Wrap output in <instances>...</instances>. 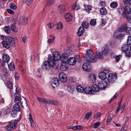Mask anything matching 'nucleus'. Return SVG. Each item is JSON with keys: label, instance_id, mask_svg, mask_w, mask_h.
I'll return each mask as SVG.
<instances>
[{"label": "nucleus", "instance_id": "obj_1", "mask_svg": "<svg viewBox=\"0 0 131 131\" xmlns=\"http://www.w3.org/2000/svg\"><path fill=\"white\" fill-rule=\"evenodd\" d=\"M1 38L3 40L2 44L4 47L8 49L10 46L14 47L16 46L15 41L10 37L2 35Z\"/></svg>", "mask_w": 131, "mask_h": 131}, {"label": "nucleus", "instance_id": "obj_2", "mask_svg": "<svg viewBox=\"0 0 131 131\" xmlns=\"http://www.w3.org/2000/svg\"><path fill=\"white\" fill-rule=\"evenodd\" d=\"M55 64L51 58H49L47 61H45L43 65L42 68L45 70H48L52 67Z\"/></svg>", "mask_w": 131, "mask_h": 131}, {"label": "nucleus", "instance_id": "obj_3", "mask_svg": "<svg viewBox=\"0 0 131 131\" xmlns=\"http://www.w3.org/2000/svg\"><path fill=\"white\" fill-rule=\"evenodd\" d=\"M17 125V121L15 120L14 121L9 122V124L5 127L8 130H12L15 129Z\"/></svg>", "mask_w": 131, "mask_h": 131}, {"label": "nucleus", "instance_id": "obj_4", "mask_svg": "<svg viewBox=\"0 0 131 131\" xmlns=\"http://www.w3.org/2000/svg\"><path fill=\"white\" fill-rule=\"evenodd\" d=\"M77 59L78 62H80L81 61V59L79 56H77L76 58L71 57L68 60V62L69 65L73 66L76 63Z\"/></svg>", "mask_w": 131, "mask_h": 131}, {"label": "nucleus", "instance_id": "obj_5", "mask_svg": "<svg viewBox=\"0 0 131 131\" xmlns=\"http://www.w3.org/2000/svg\"><path fill=\"white\" fill-rule=\"evenodd\" d=\"M117 75L116 74H110L108 77V82L110 83H114L117 79Z\"/></svg>", "mask_w": 131, "mask_h": 131}, {"label": "nucleus", "instance_id": "obj_6", "mask_svg": "<svg viewBox=\"0 0 131 131\" xmlns=\"http://www.w3.org/2000/svg\"><path fill=\"white\" fill-rule=\"evenodd\" d=\"M49 58H51L52 60L54 62L58 61L60 59V56L58 52H55L53 53V57H51Z\"/></svg>", "mask_w": 131, "mask_h": 131}, {"label": "nucleus", "instance_id": "obj_7", "mask_svg": "<svg viewBox=\"0 0 131 131\" xmlns=\"http://www.w3.org/2000/svg\"><path fill=\"white\" fill-rule=\"evenodd\" d=\"M86 62L90 63H95L97 61V58L94 54L86 59Z\"/></svg>", "mask_w": 131, "mask_h": 131}, {"label": "nucleus", "instance_id": "obj_8", "mask_svg": "<svg viewBox=\"0 0 131 131\" xmlns=\"http://www.w3.org/2000/svg\"><path fill=\"white\" fill-rule=\"evenodd\" d=\"M124 10L122 13V15L124 17H125L126 16L131 14V9L129 6H125L124 8Z\"/></svg>", "mask_w": 131, "mask_h": 131}, {"label": "nucleus", "instance_id": "obj_9", "mask_svg": "<svg viewBox=\"0 0 131 131\" xmlns=\"http://www.w3.org/2000/svg\"><path fill=\"white\" fill-rule=\"evenodd\" d=\"M98 85L100 89L101 90H105L107 85L106 82L104 80L99 81Z\"/></svg>", "mask_w": 131, "mask_h": 131}, {"label": "nucleus", "instance_id": "obj_10", "mask_svg": "<svg viewBox=\"0 0 131 131\" xmlns=\"http://www.w3.org/2000/svg\"><path fill=\"white\" fill-rule=\"evenodd\" d=\"M90 62H85L82 65V68L84 70L86 71H90L91 69V65Z\"/></svg>", "mask_w": 131, "mask_h": 131}, {"label": "nucleus", "instance_id": "obj_11", "mask_svg": "<svg viewBox=\"0 0 131 131\" xmlns=\"http://www.w3.org/2000/svg\"><path fill=\"white\" fill-rule=\"evenodd\" d=\"M59 78L61 81L65 82L67 81L66 75L63 72H61L59 74Z\"/></svg>", "mask_w": 131, "mask_h": 131}, {"label": "nucleus", "instance_id": "obj_12", "mask_svg": "<svg viewBox=\"0 0 131 131\" xmlns=\"http://www.w3.org/2000/svg\"><path fill=\"white\" fill-rule=\"evenodd\" d=\"M2 69L0 72L1 75L2 76L7 77L9 75V74L7 69L4 67H3Z\"/></svg>", "mask_w": 131, "mask_h": 131}, {"label": "nucleus", "instance_id": "obj_13", "mask_svg": "<svg viewBox=\"0 0 131 131\" xmlns=\"http://www.w3.org/2000/svg\"><path fill=\"white\" fill-rule=\"evenodd\" d=\"M68 66L67 62H62L60 66V69L62 71H65L68 69Z\"/></svg>", "mask_w": 131, "mask_h": 131}, {"label": "nucleus", "instance_id": "obj_14", "mask_svg": "<svg viewBox=\"0 0 131 131\" xmlns=\"http://www.w3.org/2000/svg\"><path fill=\"white\" fill-rule=\"evenodd\" d=\"M51 82L52 86L55 88L59 85V81L57 78H55L52 79Z\"/></svg>", "mask_w": 131, "mask_h": 131}, {"label": "nucleus", "instance_id": "obj_15", "mask_svg": "<svg viewBox=\"0 0 131 131\" xmlns=\"http://www.w3.org/2000/svg\"><path fill=\"white\" fill-rule=\"evenodd\" d=\"M93 54H94L92 50L90 49H89L86 51V53L85 56H83V58H86V59Z\"/></svg>", "mask_w": 131, "mask_h": 131}, {"label": "nucleus", "instance_id": "obj_16", "mask_svg": "<svg viewBox=\"0 0 131 131\" xmlns=\"http://www.w3.org/2000/svg\"><path fill=\"white\" fill-rule=\"evenodd\" d=\"M46 103L50 105H55L56 106L59 105V104L57 101L48 99H47Z\"/></svg>", "mask_w": 131, "mask_h": 131}, {"label": "nucleus", "instance_id": "obj_17", "mask_svg": "<svg viewBox=\"0 0 131 131\" xmlns=\"http://www.w3.org/2000/svg\"><path fill=\"white\" fill-rule=\"evenodd\" d=\"M102 53L105 56H107L109 50L107 46H104L102 49Z\"/></svg>", "mask_w": 131, "mask_h": 131}, {"label": "nucleus", "instance_id": "obj_18", "mask_svg": "<svg viewBox=\"0 0 131 131\" xmlns=\"http://www.w3.org/2000/svg\"><path fill=\"white\" fill-rule=\"evenodd\" d=\"M96 78V77L94 74H91L89 77L90 82L91 83H94L95 81Z\"/></svg>", "mask_w": 131, "mask_h": 131}, {"label": "nucleus", "instance_id": "obj_19", "mask_svg": "<svg viewBox=\"0 0 131 131\" xmlns=\"http://www.w3.org/2000/svg\"><path fill=\"white\" fill-rule=\"evenodd\" d=\"M28 18L25 17L24 16H22L20 17V21H18V23L19 24L20 23H23L24 24H26L27 23Z\"/></svg>", "mask_w": 131, "mask_h": 131}, {"label": "nucleus", "instance_id": "obj_20", "mask_svg": "<svg viewBox=\"0 0 131 131\" xmlns=\"http://www.w3.org/2000/svg\"><path fill=\"white\" fill-rule=\"evenodd\" d=\"M68 58V56L67 54H63L61 56L60 59L62 62H67V59Z\"/></svg>", "mask_w": 131, "mask_h": 131}, {"label": "nucleus", "instance_id": "obj_21", "mask_svg": "<svg viewBox=\"0 0 131 131\" xmlns=\"http://www.w3.org/2000/svg\"><path fill=\"white\" fill-rule=\"evenodd\" d=\"M3 59L5 62L8 63L10 60L9 55L6 53H4L3 55Z\"/></svg>", "mask_w": 131, "mask_h": 131}, {"label": "nucleus", "instance_id": "obj_22", "mask_svg": "<svg viewBox=\"0 0 131 131\" xmlns=\"http://www.w3.org/2000/svg\"><path fill=\"white\" fill-rule=\"evenodd\" d=\"M74 87L73 85H70L68 86L67 91L69 93H72L74 92Z\"/></svg>", "mask_w": 131, "mask_h": 131}, {"label": "nucleus", "instance_id": "obj_23", "mask_svg": "<svg viewBox=\"0 0 131 131\" xmlns=\"http://www.w3.org/2000/svg\"><path fill=\"white\" fill-rule=\"evenodd\" d=\"M84 29L82 27H80L79 29L77 34L79 36H80L83 35Z\"/></svg>", "mask_w": 131, "mask_h": 131}, {"label": "nucleus", "instance_id": "obj_24", "mask_svg": "<svg viewBox=\"0 0 131 131\" xmlns=\"http://www.w3.org/2000/svg\"><path fill=\"white\" fill-rule=\"evenodd\" d=\"M98 77L101 80H104L106 78V75L105 73L102 72L99 74Z\"/></svg>", "mask_w": 131, "mask_h": 131}, {"label": "nucleus", "instance_id": "obj_25", "mask_svg": "<svg viewBox=\"0 0 131 131\" xmlns=\"http://www.w3.org/2000/svg\"><path fill=\"white\" fill-rule=\"evenodd\" d=\"M65 17L66 20L68 21H70L72 20V16L69 13H67L65 15Z\"/></svg>", "mask_w": 131, "mask_h": 131}, {"label": "nucleus", "instance_id": "obj_26", "mask_svg": "<svg viewBox=\"0 0 131 131\" xmlns=\"http://www.w3.org/2000/svg\"><path fill=\"white\" fill-rule=\"evenodd\" d=\"M84 91L85 93L88 94H91L92 91L91 88L89 86L86 87L84 90Z\"/></svg>", "mask_w": 131, "mask_h": 131}, {"label": "nucleus", "instance_id": "obj_27", "mask_svg": "<svg viewBox=\"0 0 131 131\" xmlns=\"http://www.w3.org/2000/svg\"><path fill=\"white\" fill-rule=\"evenodd\" d=\"M72 8L73 10H78L80 9V7L79 4L76 3L75 4H73L72 6Z\"/></svg>", "mask_w": 131, "mask_h": 131}, {"label": "nucleus", "instance_id": "obj_28", "mask_svg": "<svg viewBox=\"0 0 131 131\" xmlns=\"http://www.w3.org/2000/svg\"><path fill=\"white\" fill-rule=\"evenodd\" d=\"M127 27L125 24H122L118 29V31L119 32H125Z\"/></svg>", "mask_w": 131, "mask_h": 131}, {"label": "nucleus", "instance_id": "obj_29", "mask_svg": "<svg viewBox=\"0 0 131 131\" xmlns=\"http://www.w3.org/2000/svg\"><path fill=\"white\" fill-rule=\"evenodd\" d=\"M93 92H97L99 90V87L96 84H93L91 88Z\"/></svg>", "mask_w": 131, "mask_h": 131}, {"label": "nucleus", "instance_id": "obj_30", "mask_svg": "<svg viewBox=\"0 0 131 131\" xmlns=\"http://www.w3.org/2000/svg\"><path fill=\"white\" fill-rule=\"evenodd\" d=\"M15 24V23H13L12 24L10 27L11 30L15 32H17V28L16 27Z\"/></svg>", "mask_w": 131, "mask_h": 131}, {"label": "nucleus", "instance_id": "obj_31", "mask_svg": "<svg viewBox=\"0 0 131 131\" xmlns=\"http://www.w3.org/2000/svg\"><path fill=\"white\" fill-rule=\"evenodd\" d=\"M121 49L123 52H126L129 49V46L127 44L123 45L122 46Z\"/></svg>", "mask_w": 131, "mask_h": 131}, {"label": "nucleus", "instance_id": "obj_32", "mask_svg": "<svg viewBox=\"0 0 131 131\" xmlns=\"http://www.w3.org/2000/svg\"><path fill=\"white\" fill-rule=\"evenodd\" d=\"M8 65L9 69L10 70L12 71L14 70L15 69V67L13 62H12L9 64H8Z\"/></svg>", "mask_w": 131, "mask_h": 131}, {"label": "nucleus", "instance_id": "obj_33", "mask_svg": "<svg viewBox=\"0 0 131 131\" xmlns=\"http://www.w3.org/2000/svg\"><path fill=\"white\" fill-rule=\"evenodd\" d=\"M20 106L19 104H15L14 105L13 111L17 112L20 110Z\"/></svg>", "mask_w": 131, "mask_h": 131}, {"label": "nucleus", "instance_id": "obj_34", "mask_svg": "<svg viewBox=\"0 0 131 131\" xmlns=\"http://www.w3.org/2000/svg\"><path fill=\"white\" fill-rule=\"evenodd\" d=\"M100 12L101 14L102 15H105L107 13L106 8L103 7L100 9Z\"/></svg>", "mask_w": 131, "mask_h": 131}, {"label": "nucleus", "instance_id": "obj_35", "mask_svg": "<svg viewBox=\"0 0 131 131\" xmlns=\"http://www.w3.org/2000/svg\"><path fill=\"white\" fill-rule=\"evenodd\" d=\"M118 5L117 3L116 2H113L111 3L110 4V6L111 7L115 8H116Z\"/></svg>", "mask_w": 131, "mask_h": 131}, {"label": "nucleus", "instance_id": "obj_36", "mask_svg": "<svg viewBox=\"0 0 131 131\" xmlns=\"http://www.w3.org/2000/svg\"><path fill=\"white\" fill-rule=\"evenodd\" d=\"M37 99L40 103H46L47 99L44 98H42L39 97H37Z\"/></svg>", "mask_w": 131, "mask_h": 131}, {"label": "nucleus", "instance_id": "obj_37", "mask_svg": "<svg viewBox=\"0 0 131 131\" xmlns=\"http://www.w3.org/2000/svg\"><path fill=\"white\" fill-rule=\"evenodd\" d=\"M82 27L83 28L87 29L88 28L89 24V23L86 22H83L82 24Z\"/></svg>", "mask_w": 131, "mask_h": 131}, {"label": "nucleus", "instance_id": "obj_38", "mask_svg": "<svg viewBox=\"0 0 131 131\" xmlns=\"http://www.w3.org/2000/svg\"><path fill=\"white\" fill-rule=\"evenodd\" d=\"M125 36V34H118L116 37V38L118 39L121 40L123 39Z\"/></svg>", "mask_w": 131, "mask_h": 131}, {"label": "nucleus", "instance_id": "obj_39", "mask_svg": "<svg viewBox=\"0 0 131 131\" xmlns=\"http://www.w3.org/2000/svg\"><path fill=\"white\" fill-rule=\"evenodd\" d=\"M58 10L60 13L63 12L65 10V7L62 5H59L58 7Z\"/></svg>", "mask_w": 131, "mask_h": 131}, {"label": "nucleus", "instance_id": "obj_40", "mask_svg": "<svg viewBox=\"0 0 131 131\" xmlns=\"http://www.w3.org/2000/svg\"><path fill=\"white\" fill-rule=\"evenodd\" d=\"M76 90L78 92H82L84 91L83 88L81 85H78L76 88Z\"/></svg>", "mask_w": 131, "mask_h": 131}, {"label": "nucleus", "instance_id": "obj_41", "mask_svg": "<svg viewBox=\"0 0 131 131\" xmlns=\"http://www.w3.org/2000/svg\"><path fill=\"white\" fill-rule=\"evenodd\" d=\"M73 130H79L80 129H83L84 128V127L82 125H77L74 126Z\"/></svg>", "mask_w": 131, "mask_h": 131}, {"label": "nucleus", "instance_id": "obj_42", "mask_svg": "<svg viewBox=\"0 0 131 131\" xmlns=\"http://www.w3.org/2000/svg\"><path fill=\"white\" fill-rule=\"evenodd\" d=\"M4 30L5 32L7 34H9L10 33V28L9 26H6L4 27Z\"/></svg>", "mask_w": 131, "mask_h": 131}, {"label": "nucleus", "instance_id": "obj_43", "mask_svg": "<svg viewBox=\"0 0 131 131\" xmlns=\"http://www.w3.org/2000/svg\"><path fill=\"white\" fill-rule=\"evenodd\" d=\"M113 116V114L112 113L110 114L108 117L107 119V123H110L111 121L112 120L111 118Z\"/></svg>", "mask_w": 131, "mask_h": 131}, {"label": "nucleus", "instance_id": "obj_44", "mask_svg": "<svg viewBox=\"0 0 131 131\" xmlns=\"http://www.w3.org/2000/svg\"><path fill=\"white\" fill-rule=\"evenodd\" d=\"M92 113V112H90L87 113L84 117L85 119H88L91 117Z\"/></svg>", "mask_w": 131, "mask_h": 131}, {"label": "nucleus", "instance_id": "obj_45", "mask_svg": "<svg viewBox=\"0 0 131 131\" xmlns=\"http://www.w3.org/2000/svg\"><path fill=\"white\" fill-rule=\"evenodd\" d=\"M9 7L11 9L14 10H15L17 8L16 5L13 3H11L10 4Z\"/></svg>", "mask_w": 131, "mask_h": 131}, {"label": "nucleus", "instance_id": "obj_46", "mask_svg": "<svg viewBox=\"0 0 131 131\" xmlns=\"http://www.w3.org/2000/svg\"><path fill=\"white\" fill-rule=\"evenodd\" d=\"M95 55L99 59H102L103 58V55L101 54V52H99Z\"/></svg>", "mask_w": 131, "mask_h": 131}, {"label": "nucleus", "instance_id": "obj_47", "mask_svg": "<svg viewBox=\"0 0 131 131\" xmlns=\"http://www.w3.org/2000/svg\"><path fill=\"white\" fill-rule=\"evenodd\" d=\"M56 26L57 27V29H62L63 28V25L62 24L60 23H59L57 24Z\"/></svg>", "mask_w": 131, "mask_h": 131}, {"label": "nucleus", "instance_id": "obj_48", "mask_svg": "<svg viewBox=\"0 0 131 131\" xmlns=\"http://www.w3.org/2000/svg\"><path fill=\"white\" fill-rule=\"evenodd\" d=\"M7 87L8 88L12 89L13 88V85L12 83L10 81H8L7 82Z\"/></svg>", "mask_w": 131, "mask_h": 131}, {"label": "nucleus", "instance_id": "obj_49", "mask_svg": "<svg viewBox=\"0 0 131 131\" xmlns=\"http://www.w3.org/2000/svg\"><path fill=\"white\" fill-rule=\"evenodd\" d=\"M92 7L89 5H86L85 6V9L86 11L89 12L91 10Z\"/></svg>", "mask_w": 131, "mask_h": 131}, {"label": "nucleus", "instance_id": "obj_50", "mask_svg": "<svg viewBox=\"0 0 131 131\" xmlns=\"http://www.w3.org/2000/svg\"><path fill=\"white\" fill-rule=\"evenodd\" d=\"M14 102L15 104H19V100L18 96L16 95L15 97Z\"/></svg>", "mask_w": 131, "mask_h": 131}, {"label": "nucleus", "instance_id": "obj_51", "mask_svg": "<svg viewBox=\"0 0 131 131\" xmlns=\"http://www.w3.org/2000/svg\"><path fill=\"white\" fill-rule=\"evenodd\" d=\"M124 17L126 18L128 23H131V14L130 15H128L126 16L125 17Z\"/></svg>", "mask_w": 131, "mask_h": 131}, {"label": "nucleus", "instance_id": "obj_52", "mask_svg": "<svg viewBox=\"0 0 131 131\" xmlns=\"http://www.w3.org/2000/svg\"><path fill=\"white\" fill-rule=\"evenodd\" d=\"M10 109L9 108H7L4 111V113L5 114H9L10 112Z\"/></svg>", "mask_w": 131, "mask_h": 131}, {"label": "nucleus", "instance_id": "obj_53", "mask_svg": "<svg viewBox=\"0 0 131 131\" xmlns=\"http://www.w3.org/2000/svg\"><path fill=\"white\" fill-rule=\"evenodd\" d=\"M96 24V21L95 19L91 20L90 21V24L91 25L94 26Z\"/></svg>", "mask_w": 131, "mask_h": 131}, {"label": "nucleus", "instance_id": "obj_54", "mask_svg": "<svg viewBox=\"0 0 131 131\" xmlns=\"http://www.w3.org/2000/svg\"><path fill=\"white\" fill-rule=\"evenodd\" d=\"M123 2L125 4L131 5V0H124Z\"/></svg>", "mask_w": 131, "mask_h": 131}, {"label": "nucleus", "instance_id": "obj_55", "mask_svg": "<svg viewBox=\"0 0 131 131\" xmlns=\"http://www.w3.org/2000/svg\"><path fill=\"white\" fill-rule=\"evenodd\" d=\"M125 32H126L128 35H131V28L129 27H127Z\"/></svg>", "mask_w": 131, "mask_h": 131}, {"label": "nucleus", "instance_id": "obj_56", "mask_svg": "<svg viewBox=\"0 0 131 131\" xmlns=\"http://www.w3.org/2000/svg\"><path fill=\"white\" fill-rule=\"evenodd\" d=\"M127 43L128 45H130L131 44V36H129L127 39Z\"/></svg>", "mask_w": 131, "mask_h": 131}, {"label": "nucleus", "instance_id": "obj_57", "mask_svg": "<svg viewBox=\"0 0 131 131\" xmlns=\"http://www.w3.org/2000/svg\"><path fill=\"white\" fill-rule=\"evenodd\" d=\"M54 3L53 0H48V2L47 3V5L49 6L52 5Z\"/></svg>", "mask_w": 131, "mask_h": 131}, {"label": "nucleus", "instance_id": "obj_58", "mask_svg": "<svg viewBox=\"0 0 131 131\" xmlns=\"http://www.w3.org/2000/svg\"><path fill=\"white\" fill-rule=\"evenodd\" d=\"M122 56L121 54H119L118 56H116L115 57L116 59V61L117 62H118L120 59V58Z\"/></svg>", "mask_w": 131, "mask_h": 131}, {"label": "nucleus", "instance_id": "obj_59", "mask_svg": "<svg viewBox=\"0 0 131 131\" xmlns=\"http://www.w3.org/2000/svg\"><path fill=\"white\" fill-rule=\"evenodd\" d=\"M117 10L119 14H121L122 13H123V12H123V10H124L123 8L119 7L118 9Z\"/></svg>", "mask_w": 131, "mask_h": 131}, {"label": "nucleus", "instance_id": "obj_60", "mask_svg": "<svg viewBox=\"0 0 131 131\" xmlns=\"http://www.w3.org/2000/svg\"><path fill=\"white\" fill-rule=\"evenodd\" d=\"M6 11L8 13L10 14H13L14 13V11L10 9H7Z\"/></svg>", "mask_w": 131, "mask_h": 131}, {"label": "nucleus", "instance_id": "obj_61", "mask_svg": "<svg viewBox=\"0 0 131 131\" xmlns=\"http://www.w3.org/2000/svg\"><path fill=\"white\" fill-rule=\"evenodd\" d=\"M17 112L12 111L11 113V116L13 117H15L16 116V113Z\"/></svg>", "mask_w": 131, "mask_h": 131}, {"label": "nucleus", "instance_id": "obj_62", "mask_svg": "<svg viewBox=\"0 0 131 131\" xmlns=\"http://www.w3.org/2000/svg\"><path fill=\"white\" fill-rule=\"evenodd\" d=\"M101 116V113L100 112H99L95 114L94 117L96 118H98L100 117Z\"/></svg>", "mask_w": 131, "mask_h": 131}, {"label": "nucleus", "instance_id": "obj_63", "mask_svg": "<svg viewBox=\"0 0 131 131\" xmlns=\"http://www.w3.org/2000/svg\"><path fill=\"white\" fill-rule=\"evenodd\" d=\"M99 4L101 6H104L105 5V1H101L99 3Z\"/></svg>", "mask_w": 131, "mask_h": 131}, {"label": "nucleus", "instance_id": "obj_64", "mask_svg": "<svg viewBox=\"0 0 131 131\" xmlns=\"http://www.w3.org/2000/svg\"><path fill=\"white\" fill-rule=\"evenodd\" d=\"M100 124V123L99 122H98L95 123L93 127L94 128H96L98 127Z\"/></svg>", "mask_w": 131, "mask_h": 131}]
</instances>
